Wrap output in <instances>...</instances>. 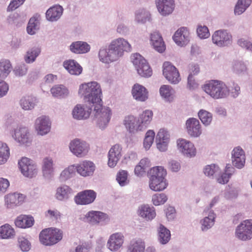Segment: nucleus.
Returning a JSON list of instances; mask_svg holds the SVG:
<instances>
[{"instance_id": "f257e3e1", "label": "nucleus", "mask_w": 252, "mask_h": 252, "mask_svg": "<svg viewBox=\"0 0 252 252\" xmlns=\"http://www.w3.org/2000/svg\"><path fill=\"white\" fill-rule=\"evenodd\" d=\"M78 94L85 102L94 107L97 125L100 128L104 129L110 120L111 111L109 107L103 106L100 84L95 81L81 84L79 86Z\"/></svg>"}, {"instance_id": "f03ea898", "label": "nucleus", "mask_w": 252, "mask_h": 252, "mask_svg": "<svg viewBox=\"0 0 252 252\" xmlns=\"http://www.w3.org/2000/svg\"><path fill=\"white\" fill-rule=\"evenodd\" d=\"M131 47L128 42L123 38L113 40L108 49L102 47L99 49L98 57L100 61L105 63L115 62L123 55L124 52L131 51Z\"/></svg>"}, {"instance_id": "7ed1b4c3", "label": "nucleus", "mask_w": 252, "mask_h": 252, "mask_svg": "<svg viewBox=\"0 0 252 252\" xmlns=\"http://www.w3.org/2000/svg\"><path fill=\"white\" fill-rule=\"evenodd\" d=\"M202 88L206 93L215 99L225 98L229 95V88L221 81H209L203 85Z\"/></svg>"}, {"instance_id": "20e7f679", "label": "nucleus", "mask_w": 252, "mask_h": 252, "mask_svg": "<svg viewBox=\"0 0 252 252\" xmlns=\"http://www.w3.org/2000/svg\"><path fill=\"white\" fill-rule=\"evenodd\" d=\"M40 242L45 246L53 245L63 238L62 232L57 228H48L42 230L39 234Z\"/></svg>"}, {"instance_id": "39448f33", "label": "nucleus", "mask_w": 252, "mask_h": 252, "mask_svg": "<svg viewBox=\"0 0 252 252\" xmlns=\"http://www.w3.org/2000/svg\"><path fill=\"white\" fill-rule=\"evenodd\" d=\"M131 59L139 75L144 77H150L152 70L147 61L139 53L133 54Z\"/></svg>"}, {"instance_id": "423d86ee", "label": "nucleus", "mask_w": 252, "mask_h": 252, "mask_svg": "<svg viewBox=\"0 0 252 252\" xmlns=\"http://www.w3.org/2000/svg\"><path fill=\"white\" fill-rule=\"evenodd\" d=\"M235 236L238 240L247 241L252 239V219L246 220L238 224L235 231Z\"/></svg>"}, {"instance_id": "0eeeda50", "label": "nucleus", "mask_w": 252, "mask_h": 252, "mask_svg": "<svg viewBox=\"0 0 252 252\" xmlns=\"http://www.w3.org/2000/svg\"><path fill=\"white\" fill-rule=\"evenodd\" d=\"M12 138L20 145L29 146L32 141L28 128L25 126H18L11 132Z\"/></svg>"}, {"instance_id": "6e6552de", "label": "nucleus", "mask_w": 252, "mask_h": 252, "mask_svg": "<svg viewBox=\"0 0 252 252\" xmlns=\"http://www.w3.org/2000/svg\"><path fill=\"white\" fill-rule=\"evenodd\" d=\"M163 75L171 84H177L181 81L179 72L170 62H165L163 64Z\"/></svg>"}, {"instance_id": "1a4fd4ad", "label": "nucleus", "mask_w": 252, "mask_h": 252, "mask_svg": "<svg viewBox=\"0 0 252 252\" xmlns=\"http://www.w3.org/2000/svg\"><path fill=\"white\" fill-rule=\"evenodd\" d=\"M18 165L22 174L27 177L32 178L37 173L36 165L30 158L23 157L19 161Z\"/></svg>"}, {"instance_id": "9d476101", "label": "nucleus", "mask_w": 252, "mask_h": 252, "mask_svg": "<svg viewBox=\"0 0 252 252\" xmlns=\"http://www.w3.org/2000/svg\"><path fill=\"white\" fill-rule=\"evenodd\" d=\"M82 220L84 222L92 224H97L99 222L107 223L110 220V218L107 214L102 212L90 211L86 213Z\"/></svg>"}, {"instance_id": "9b49d317", "label": "nucleus", "mask_w": 252, "mask_h": 252, "mask_svg": "<svg viewBox=\"0 0 252 252\" xmlns=\"http://www.w3.org/2000/svg\"><path fill=\"white\" fill-rule=\"evenodd\" d=\"M70 152L75 156L82 158L87 155L89 151V145L78 139L70 141L69 145Z\"/></svg>"}, {"instance_id": "f8f14e48", "label": "nucleus", "mask_w": 252, "mask_h": 252, "mask_svg": "<svg viewBox=\"0 0 252 252\" xmlns=\"http://www.w3.org/2000/svg\"><path fill=\"white\" fill-rule=\"evenodd\" d=\"M231 34L225 30H219L212 36L213 43L218 47L227 46L230 44Z\"/></svg>"}, {"instance_id": "ddd939ff", "label": "nucleus", "mask_w": 252, "mask_h": 252, "mask_svg": "<svg viewBox=\"0 0 252 252\" xmlns=\"http://www.w3.org/2000/svg\"><path fill=\"white\" fill-rule=\"evenodd\" d=\"M96 197V192L91 189L79 192L74 197V201L78 205H87L93 203Z\"/></svg>"}, {"instance_id": "4468645a", "label": "nucleus", "mask_w": 252, "mask_h": 252, "mask_svg": "<svg viewBox=\"0 0 252 252\" xmlns=\"http://www.w3.org/2000/svg\"><path fill=\"white\" fill-rule=\"evenodd\" d=\"M51 123L49 117L41 116L36 118L34 126L38 134L45 135L48 133L51 129Z\"/></svg>"}, {"instance_id": "2eb2a0df", "label": "nucleus", "mask_w": 252, "mask_h": 252, "mask_svg": "<svg viewBox=\"0 0 252 252\" xmlns=\"http://www.w3.org/2000/svg\"><path fill=\"white\" fill-rule=\"evenodd\" d=\"M177 146L179 151L186 157L192 158L196 155V149L190 141L185 139H179L177 141Z\"/></svg>"}, {"instance_id": "dca6fc26", "label": "nucleus", "mask_w": 252, "mask_h": 252, "mask_svg": "<svg viewBox=\"0 0 252 252\" xmlns=\"http://www.w3.org/2000/svg\"><path fill=\"white\" fill-rule=\"evenodd\" d=\"M124 240L125 237L122 233H114L109 236L107 247L111 252H117L122 247Z\"/></svg>"}, {"instance_id": "f3484780", "label": "nucleus", "mask_w": 252, "mask_h": 252, "mask_svg": "<svg viewBox=\"0 0 252 252\" xmlns=\"http://www.w3.org/2000/svg\"><path fill=\"white\" fill-rule=\"evenodd\" d=\"M122 148L118 144L113 145L109 150L108 154V165L110 167H114L121 159Z\"/></svg>"}, {"instance_id": "a211bd4d", "label": "nucleus", "mask_w": 252, "mask_h": 252, "mask_svg": "<svg viewBox=\"0 0 252 252\" xmlns=\"http://www.w3.org/2000/svg\"><path fill=\"white\" fill-rule=\"evenodd\" d=\"M94 107H91L87 106L78 104L73 108L72 114L73 118L76 120H85L88 119Z\"/></svg>"}, {"instance_id": "6ab92c4d", "label": "nucleus", "mask_w": 252, "mask_h": 252, "mask_svg": "<svg viewBox=\"0 0 252 252\" xmlns=\"http://www.w3.org/2000/svg\"><path fill=\"white\" fill-rule=\"evenodd\" d=\"M25 196L21 193L14 192L7 194L4 197L5 205L8 208H12L23 203Z\"/></svg>"}, {"instance_id": "aec40b11", "label": "nucleus", "mask_w": 252, "mask_h": 252, "mask_svg": "<svg viewBox=\"0 0 252 252\" xmlns=\"http://www.w3.org/2000/svg\"><path fill=\"white\" fill-rule=\"evenodd\" d=\"M186 125L188 133L190 136L197 137L201 134V126L196 119L189 118L186 121Z\"/></svg>"}, {"instance_id": "412c9836", "label": "nucleus", "mask_w": 252, "mask_h": 252, "mask_svg": "<svg viewBox=\"0 0 252 252\" xmlns=\"http://www.w3.org/2000/svg\"><path fill=\"white\" fill-rule=\"evenodd\" d=\"M169 141V134L168 131L164 129H160L156 138L157 148L161 152L165 151Z\"/></svg>"}, {"instance_id": "4be33fe9", "label": "nucleus", "mask_w": 252, "mask_h": 252, "mask_svg": "<svg viewBox=\"0 0 252 252\" xmlns=\"http://www.w3.org/2000/svg\"><path fill=\"white\" fill-rule=\"evenodd\" d=\"M156 2L158 10L162 15L171 14L174 9V0H156Z\"/></svg>"}, {"instance_id": "5701e85b", "label": "nucleus", "mask_w": 252, "mask_h": 252, "mask_svg": "<svg viewBox=\"0 0 252 252\" xmlns=\"http://www.w3.org/2000/svg\"><path fill=\"white\" fill-rule=\"evenodd\" d=\"M133 97L137 101L144 102L148 98L149 92L146 88L139 84L133 85L131 90Z\"/></svg>"}, {"instance_id": "b1692460", "label": "nucleus", "mask_w": 252, "mask_h": 252, "mask_svg": "<svg viewBox=\"0 0 252 252\" xmlns=\"http://www.w3.org/2000/svg\"><path fill=\"white\" fill-rule=\"evenodd\" d=\"M189 32L186 27L178 29L173 36L175 42L180 46L186 45L189 41Z\"/></svg>"}, {"instance_id": "393cba45", "label": "nucleus", "mask_w": 252, "mask_h": 252, "mask_svg": "<svg viewBox=\"0 0 252 252\" xmlns=\"http://www.w3.org/2000/svg\"><path fill=\"white\" fill-rule=\"evenodd\" d=\"M76 169L80 175L86 177L92 176L95 170V165L91 161L85 160L76 166Z\"/></svg>"}, {"instance_id": "a878e982", "label": "nucleus", "mask_w": 252, "mask_h": 252, "mask_svg": "<svg viewBox=\"0 0 252 252\" xmlns=\"http://www.w3.org/2000/svg\"><path fill=\"white\" fill-rule=\"evenodd\" d=\"M124 125L130 133L143 130L139 120L133 115H129L125 117Z\"/></svg>"}, {"instance_id": "bb28decb", "label": "nucleus", "mask_w": 252, "mask_h": 252, "mask_svg": "<svg viewBox=\"0 0 252 252\" xmlns=\"http://www.w3.org/2000/svg\"><path fill=\"white\" fill-rule=\"evenodd\" d=\"M69 49L73 53L83 54L88 53L90 51L91 46L86 42L77 41L73 42L70 45Z\"/></svg>"}, {"instance_id": "cd10ccee", "label": "nucleus", "mask_w": 252, "mask_h": 252, "mask_svg": "<svg viewBox=\"0 0 252 252\" xmlns=\"http://www.w3.org/2000/svg\"><path fill=\"white\" fill-rule=\"evenodd\" d=\"M137 213L139 216L147 220H151L156 216V211L154 207L149 205H141L138 207Z\"/></svg>"}, {"instance_id": "c85d7f7f", "label": "nucleus", "mask_w": 252, "mask_h": 252, "mask_svg": "<svg viewBox=\"0 0 252 252\" xmlns=\"http://www.w3.org/2000/svg\"><path fill=\"white\" fill-rule=\"evenodd\" d=\"M151 42L154 48L159 53H163L165 51V45L158 32H154L151 34Z\"/></svg>"}, {"instance_id": "c756f323", "label": "nucleus", "mask_w": 252, "mask_h": 252, "mask_svg": "<svg viewBox=\"0 0 252 252\" xmlns=\"http://www.w3.org/2000/svg\"><path fill=\"white\" fill-rule=\"evenodd\" d=\"M34 220L31 216L21 215L15 220L16 226L21 228H27L32 227L34 224Z\"/></svg>"}, {"instance_id": "7c9ffc66", "label": "nucleus", "mask_w": 252, "mask_h": 252, "mask_svg": "<svg viewBox=\"0 0 252 252\" xmlns=\"http://www.w3.org/2000/svg\"><path fill=\"white\" fill-rule=\"evenodd\" d=\"M42 171L43 175L46 179H51L54 175V168L52 158H45L43 159Z\"/></svg>"}, {"instance_id": "2f4dec72", "label": "nucleus", "mask_w": 252, "mask_h": 252, "mask_svg": "<svg viewBox=\"0 0 252 252\" xmlns=\"http://www.w3.org/2000/svg\"><path fill=\"white\" fill-rule=\"evenodd\" d=\"M63 8L62 6L57 5L48 9L46 12L47 19L51 22L57 21L62 15Z\"/></svg>"}, {"instance_id": "473e14b6", "label": "nucleus", "mask_w": 252, "mask_h": 252, "mask_svg": "<svg viewBox=\"0 0 252 252\" xmlns=\"http://www.w3.org/2000/svg\"><path fill=\"white\" fill-rule=\"evenodd\" d=\"M64 67L71 75H79L82 72V67L75 60H69L63 62Z\"/></svg>"}, {"instance_id": "72a5a7b5", "label": "nucleus", "mask_w": 252, "mask_h": 252, "mask_svg": "<svg viewBox=\"0 0 252 252\" xmlns=\"http://www.w3.org/2000/svg\"><path fill=\"white\" fill-rule=\"evenodd\" d=\"M145 250V242L141 239H132L126 248V252H144Z\"/></svg>"}, {"instance_id": "f704fd0d", "label": "nucleus", "mask_w": 252, "mask_h": 252, "mask_svg": "<svg viewBox=\"0 0 252 252\" xmlns=\"http://www.w3.org/2000/svg\"><path fill=\"white\" fill-rule=\"evenodd\" d=\"M37 102V99L35 97L28 95L21 98L20 105L23 110L28 111L34 109Z\"/></svg>"}, {"instance_id": "c9c22d12", "label": "nucleus", "mask_w": 252, "mask_h": 252, "mask_svg": "<svg viewBox=\"0 0 252 252\" xmlns=\"http://www.w3.org/2000/svg\"><path fill=\"white\" fill-rule=\"evenodd\" d=\"M216 219V215L213 211H210L208 216L204 217L200 220L201 229L203 232H206L210 229L214 224Z\"/></svg>"}, {"instance_id": "e433bc0d", "label": "nucleus", "mask_w": 252, "mask_h": 252, "mask_svg": "<svg viewBox=\"0 0 252 252\" xmlns=\"http://www.w3.org/2000/svg\"><path fill=\"white\" fill-rule=\"evenodd\" d=\"M72 193V189L67 185H62L56 189V198L59 201L68 200Z\"/></svg>"}, {"instance_id": "4c0bfd02", "label": "nucleus", "mask_w": 252, "mask_h": 252, "mask_svg": "<svg viewBox=\"0 0 252 252\" xmlns=\"http://www.w3.org/2000/svg\"><path fill=\"white\" fill-rule=\"evenodd\" d=\"M168 183L165 178L149 180V187L151 189L155 191H160L165 189Z\"/></svg>"}, {"instance_id": "58836bf2", "label": "nucleus", "mask_w": 252, "mask_h": 252, "mask_svg": "<svg viewBox=\"0 0 252 252\" xmlns=\"http://www.w3.org/2000/svg\"><path fill=\"white\" fill-rule=\"evenodd\" d=\"M41 49L38 46H34L29 49L24 57V60L27 63H32L40 55Z\"/></svg>"}, {"instance_id": "ea45409f", "label": "nucleus", "mask_w": 252, "mask_h": 252, "mask_svg": "<svg viewBox=\"0 0 252 252\" xmlns=\"http://www.w3.org/2000/svg\"><path fill=\"white\" fill-rule=\"evenodd\" d=\"M158 240L161 244H167L170 239V231L163 225L160 224L158 228Z\"/></svg>"}, {"instance_id": "a19ab883", "label": "nucleus", "mask_w": 252, "mask_h": 252, "mask_svg": "<svg viewBox=\"0 0 252 252\" xmlns=\"http://www.w3.org/2000/svg\"><path fill=\"white\" fill-rule=\"evenodd\" d=\"M153 116V112L150 110H146L140 115L139 121L142 126V129H145L150 124Z\"/></svg>"}, {"instance_id": "79ce46f5", "label": "nucleus", "mask_w": 252, "mask_h": 252, "mask_svg": "<svg viewBox=\"0 0 252 252\" xmlns=\"http://www.w3.org/2000/svg\"><path fill=\"white\" fill-rule=\"evenodd\" d=\"M149 180L165 178L167 173L165 169L161 166L154 167L148 171Z\"/></svg>"}, {"instance_id": "37998d69", "label": "nucleus", "mask_w": 252, "mask_h": 252, "mask_svg": "<svg viewBox=\"0 0 252 252\" xmlns=\"http://www.w3.org/2000/svg\"><path fill=\"white\" fill-rule=\"evenodd\" d=\"M150 19V13L144 8L139 9L135 12V21L138 23L144 24Z\"/></svg>"}, {"instance_id": "c03bdc74", "label": "nucleus", "mask_w": 252, "mask_h": 252, "mask_svg": "<svg viewBox=\"0 0 252 252\" xmlns=\"http://www.w3.org/2000/svg\"><path fill=\"white\" fill-rule=\"evenodd\" d=\"M53 96L56 97L63 98L68 94V89L63 85H57L51 89Z\"/></svg>"}, {"instance_id": "a18cd8bd", "label": "nucleus", "mask_w": 252, "mask_h": 252, "mask_svg": "<svg viewBox=\"0 0 252 252\" xmlns=\"http://www.w3.org/2000/svg\"><path fill=\"white\" fill-rule=\"evenodd\" d=\"M234 171V168L231 164H227L225 166V172L217 178L218 182L221 184L227 183Z\"/></svg>"}, {"instance_id": "49530a36", "label": "nucleus", "mask_w": 252, "mask_h": 252, "mask_svg": "<svg viewBox=\"0 0 252 252\" xmlns=\"http://www.w3.org/2000/svg\"><path fill=\"white\" fill-rule=\"evenodd\" d=\"M12 65L9 60L0 62V80H4L11 71Z\"/></svg>"}, {"instance_id": "de8ad7c7", "label": "nucleus", "mask_w": 252, "mask_h": 252, "mask_svg": "<svg viewBox=\"0 0 252 252\" xmlns=\"http://www.w3.org/2000/svg\"><path fill=\"white\" fill-rule=\"evenodd\" d=\"M15 232L14 229L8 224L0 227V237L2 239H11L14 237Z\"/></svg>"}, {"instance_id": "09e8293b", "label": "nucleus", "mask_w": 252, "mask_h": 252, "mask_svg": "<svg viewBox=\"0 0 252 252\" xmlns=\"http://www.w3.org/2000/svg\"><path fill=\"white\" fill-rule=\"evenodd\" d=\"M174 93V90L169 85H162L159 89V93L161 97L169 101L172 100V95Z\"/></svg>"}, {"instance_id": "8fccbe9b", "label": "nucleus", "mask_w": 252, "mask_h": 252, "mask_svg": "<svg viewBox=\"0 0 252 252\" xmlns=\"http://www.w3.org/2000/svg\"><path fill=\"white\" fill-rule=\"evenodd\" d=\"M10 156L9 149L5 143L0 141V165L4 164Z\"/></svg>"}, {"instance_id": "3c124183", "label": "nucleus", "mask_w": 252, "mask_h": 252, "mask_svg": "<svg viewBox=\"0 0 252 252\" xmlns=\"http://www.w3.org/2000/svg\"><path fill=\"white\" fill-rule=\"evenodd\" d=\"M39 29V20L34 17H32L28 23L27 31L31 35H33Z\"/></svg>"}, {"instance_id": "603ef678", "label": "nucleus", "mask_w": 252, "mask_h": 252, "mask_svg": "<svg viewBox=\"0 0 252 252\" xmlns=\"http://www.w3.org/2000/svg\"><path fill=\"white\" fill-rule=\"evenodd\" d=\"M251 2L252 0H238L235 7V14L240 15L243 13L250 5Z\"/></svg>"}, {"instance_id": "864d4df0", "label": "nucleus", "mask_w": 252, "mask_h": 252, "mask_svg": "<svg viewBox=\"0 0 252 252\" xmlns=\"http://www.w3.org/2000/svg\"><path fill=\"white\" fill-rule=\"evenodd\" d=\"M198 115L204 125L207 126L211 124L212 121V114L211 113L201 109L198 112Z\"/></svg>"}, {"instance_id": "5fc2aeb1", "label": "nucleus", "mask_w": 252, "mask_h": 252, "mask_svg": "<svg viewBox=\"0 0 252 252\" xmlns=\"http://www.w3.org/2000/svg\"><path fill=\"white\" fill-rule=\"evenodd\" d=\"M247 66L245 63L240 61H235L233 63L232 70L237 74H244L247 71Z\"/></svg>"}, {"instance_id": "6e6d98bb", "label": "nucleus", "mask_w": 252, "mask_h": 252, "mask_svg": "<svg viewBox=\"0 0 252 252\" xmlns=\"http://www.w3.org/2000/svg\"><path fill=\"white\" fill-rule=\"evenodd\" d=\"M76 167L74 165H71L64 169L61 173L60 180L62 182L65 181L72 177L75 173Z\"/></svg>"}, {"instance_id": "4d7b16f0", "label": "nucleus", "mask_w": 252, "mask_h": 252, "mask_svg": "<svg viewBox=\"0 0 252 252\" xmlns=\"http://www.w3.org/2000/svg\"><path fill=\"white\" fill-rule=\"evenodd\" d=\"M155 135V133L153 130H149L146 132L143 142V145L146 150H149L152 146Z\"/></svg>"}, {"instance_id": "13d9d810", "label": "nucleus", "mask_w": 252, "mask_h": 252, "mask_svg": "<svg viewBox=\"0 0 252 252\" xmlns=\"http://www.w3.org/2000/svg\"><path fill=\"white\" fill-rule=\"evenodd\" d=\"M127 175V172L126 170H121L117 173L116 180L121 187L125 186L128 184Z\"/></svg>"}, {"instance_id": "bf43d9fd", "label": "nucleus", "mask_w": 252, "mask_h": 252, "mask_svg": "<svg viewBox=\"0 0 252 252\" xmlns=\"http://www.w3.org/2000/svg\"><path fill=\"white\" fill-rule=\"evenodd\" d=\"M28 66L25 63H21L17 65L14 70L13 72L16 76L22 77L25 75L28 71Z\"/></svg>"}, {"instance_id": "052dcab7", "label": "nucleus", "mask_w": 252, "mask_h": 252, "mask_svg": "<svg viewBox=\"0 0 252 252\" xmlns=\"http://www.w3.org/2000/svg\"><path fill=\"white\" fill-rule=\"evenodd\" d=\"M167 200V197L164 193H156L152 197V201L155 206L163 204Z\"/></svg>"}, {"instance_id": "680f3d73", "label": "nucleus", "mask_w": 252, "mask_h": 252, "mask_svg": "<svg viewBox=\"0 0 252 252\" xmlns=\"http://www.w3.org/2000/svg\"><path fill=\"white\" fill-rule=\"evenodd\" d=\"M219 171V167L215 164L207 165L204 168V174L208 177H211L215 174L218 173Z\"/></svg>"}, {"instance_id": "e2e57ef3", "label": "nucleus", "mask_w": 252, "mask_h": 252, "mask_svg": "<svg viewBox=\"0 0 252 252\" xmlns=\"http://www.w3.org/2000/svg\"><path fill=\"white\" fill-rule=\"evenodd\" d=\"M196 32L198 37L201 39L207 38L210 35L208 28L206 26L199 25Z\"/></svg>"}, {"instance_id": "0e129e2a", "label": "nucleus", "mask_w": 252, "mask_h": 252, "mask_svg": "<svg viewBox=\"0 0 252 252\" xmlns=\"http://www.w3.org/2000/svg\"><path fill=\"white\" fill-rule=\"evenodd\" d=\"M147 159H142L139 164L136 165L134 169V173L137 176H142L145 172V165Z\"/></svg>"}, {"instance_id": "69168bd1", "label": "nucleus", "mask_w": 252, "mask_h": 252, "mask_svg": "<svg viewBox=\"0 0 252 252\" xmlns=\"http://www.w3.org/2000/svg\"><path fill=\"white\" fill-rule=\"evenodd\" d=\"M245 160L246 158L232 157L233 165L238 169H241L244 166Z\"/></svg>"}, {"instance_id": "338daca9", "label": "nucleus", "mask_w": 252, "mask_h": 252, "mask_svg": "<svg viewBox=\"0 0 252 252\" xmlns=\"http://www.w3.org/2000/svg\"><path fill=\"white\" fill-rule=\"evenodd\" d=\"M19 247L23 252H28L31 248V243L29 241L24 238H20L18 239Z\"/></svg>"}, {"instance_id": "774afa93", "label": "nucleus", "mask_w": 252, "mask_h": 252, "mask_svg": "<svg viewBox=\"0 0 252 252\" xmlns=\"http://www.w3.org/2000/svg\"><path fill=\"white\" fill-rule=\"evenodd\" d=\"M237 44L242 48L252 52V43L250 41L242 38L238 39Z\"/></svg>"}]
</instances>
